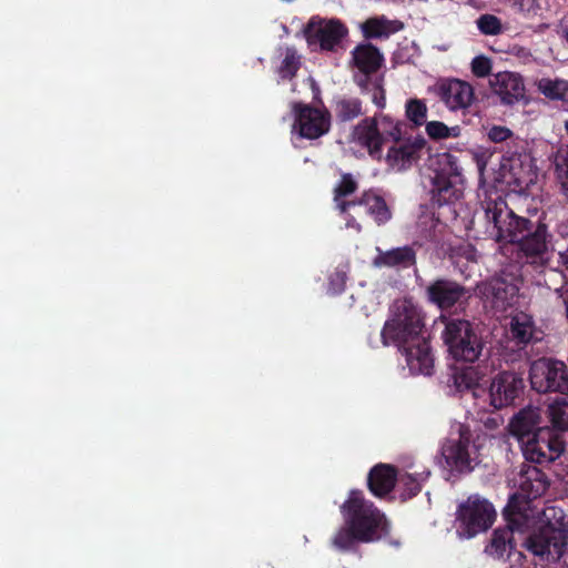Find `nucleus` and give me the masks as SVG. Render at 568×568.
Instances as JSON below:
<instances>
[{
	"instance_id": "obj_7",
	"label": "nucleus",
	"mask_w": 568,
	"mask_h": 568,
	"mask_svg": "<svg viewBox=\"0 0 568 568\" xmlns=\"http://www.w3.org/2000/svg\"><path fill=\"white\" fill-rule=\"evenodd\" d=\"M497 513L486 498L475 494L462 501L456 511L457 532L462 538L470 539L487 531L494 524Z\"/></svg>"
},
{
	"instance_id": "obj_42",
	"label": "nucleus",
	"mask_w": 568,
	"mask_h": 568,
	"mask_svg": "<svg viewBox=\"0 0 568 568\" xmlns=\"http://www.w3.org/2000/svg\"><path fill=\"white\" fill-rule=\"evenodd\" d=\"M358 189V183L351 173H342L339 182L333 190L334 200L345 199L354 194Z\"/></svg>"
},
{
	"instance_id": "obj_11",
	"label": "nucleus",
	"mask_w": 568,
	"mask_h": 568,
	"mask_svg": "<svg viewBox=\"0 0 568 568\" xmlns=\"http://www.w3.org/2000/svg\"><path fill=\"white\" fill-rule=\"evenodd\" d=\"M425 296L428 303L440 311H449L465 305L470 294L459 282L448 277H437L426 286Z\"/></svg>"
},
{
	"instance_id": "obj_3",
	"label": "nucleus",
	"mask_w": 568,
	"mask_h": 568,
	"mask_svg": "<svg viewBox=\"0 0 568 568\" xmlns=\"http://www.w3.org/2000/svg\"><path fill=\"white\" fill-rule=\"evenodd\" d=\"M381 333L384 345L394 344L399 351L425 338L422 310L409 298L395 301Z\"/></svg>"
},
{
	"instance_id": "obj_4",
	"label": "nucleus",
	"mask_w": 568,
	"mask_h": 568,
	"mask_svg": "<svg viewBox=\"0 0 568 568\" xmlns=\"http://www.w3.org/2000/svg\"><path fill=\"white\" fill-rule=\"evenodd\" d=\"M544 516L546 523L526 537L524 547L541 560L556 562L567 547L568 523L562 510L557 517L555 508L545 510Z\"/></svg>"
},
{
	"instance_id": "obj_13",
	"label": "nucleus",
	"mask_w": 568,
	"mask_h": 568,
	"mask_svg": "<svg viewBox=\"0 0 568 568\" xmlns=\"http://www.w3.org/2000/svg\"><path fill=\"white\" fill-rule=\"evenodd\" d=\"M481 298L489 302L496 311H506L516 302L519 286L516 277L505 272L489 278L478 286Z\"/></svg>"
},
{
	"instance_id": "obj_34",
	"label": "nucleus",
	"mask_w": 568,
	"mask_h": 568,
	"mask_svg": "<svg viewBox=\"0 0 568 568\" xmlns=\"http://www.w3.org/2000/svg\"><path fill=\"white\" fill-rule=\"evenodd\" d=\"M438 164L439 169L436 171L435 176L464 182L463 169L458 156L445 152L440 154Z\"/></svg>"
},
{
	"instance_id": "obj_1",
	"label": "nucleus",
	"mask_w": 568,
	"mask_h": 568,
	"mask_svg": "<svg viewBox=\"0 0 568 568\" xmlns=\"http://www.w3.org/2000/svg\"><path fill=\"white\" fill-rule=\"evenodd\" d=\"M344 525L331 539V545L339 551L353 550L356 544H368L388 532L385 515L369 500L362 490H351L341 506Z\"/></svg>"
},
{
	"instance_id": "obj_8",
	"label": "nucleus",
	"mask_w": 568,
	"mask_h": 568,
	"mask_svg": "<svg viewBox=\"0 0 568 568\" xmlns=\"http://www.w3.org/2000/svg\"><path fill=\"white\" fill-rule=\"evenodd\" d=\"M484 211L487 222L495 230V240L499 243L513 244L528 225L529 219L516 214L501 196L485 201Z\"/></svg>"
},
{
	"instance_id": "obj_47",
	"label": "nucleus",
	"mask_w": 568,
	"mask_h": 568,
	"mask_svg": "<svg viewBox=\"0 0 568 568\" xmlns=\"http://www.w3.org/2000/svg\"><path fill=\"white\" fill-rule=\"evenodd\" d=\"M345 221V225L347 229H354L356 232L362 231V225L356 221V219L352 214H347Z\"/></svg>"
},
{
	"instance_id": "obj_40",
	"label": "nucleus",
	"mask_w": 568,
	"mask_h": 568,
	"mask_svg": "<svg viewBox=\"0 0 568 568\" xmlns=\"http://www.w3.org/2000/svg\"><path fill=\"white\" fill-rule=\"evenodd\" d=\"M301 67L300 57L292 48H287L285 57L280 65L278 73L283 79H292L296 75Z\"/></svg>"
},
{
	"instance_id": "obj_43",
	"label": "nucleus",
	"mask_w": 568,
	"mask_h": 568,
	"mask_svg": "<svg viewBox=\"0 0 568 568\" xmlns=\"http://www.w3.org/2000/svg\"><path fill=\"white\" fill-rule=\"evenodd\" d=\"M476 24L478 30L485 36H497L503 31L500 19L494 14H481L476 20Z\"/></svg>"
},
{
	"instance_id": "obj_44",
	"label": "nucleus",
	"mask_w": 568,
	"mask_h": 568,
	"mask_svg": "<svg viewBox=\"0 0 568 568\" xmlns=\"http://www.w3.org/2000/svg\"><path fill=\"white\" fill-rule=\"evenodd\" d=\"M471 72L477 78H485L491 72V60L485 55H477L471 61Z\"/></svg>"
},
{
	"instance_id": "obj_37",
	"label": "nucleus",
	"mask_w": 568,
	"mask_h": 568,
	"mask_svg": "<svg viewBox=\"0 0 568 568\" xmlns=\"http://www.w3.org/2000/svg\"><path fill=\"white\" fill-rule=\"evenodd\" d=\"M425 125L427 135L435 141L458 138L463 130L460 125L447 126L442 121H429Z\"/></svg>"
},
{
	"instance_id": "obj_2",
	"label": "nucleus",
	"mask_w": 568,
	"mask_h": 568,
	"mask_svg": "<svg viewBox=\"0 0 568 568\" xmlns=\"http://www.w3.org/2000/svg\"><path fill=\"white\" fill-rule=\"evenodd\" d=\"M540 420L538 407L523 408L510 419L508 430L520 443L527 462L547 465L560 457L565 443L561 435L541 427Z\"/></svg>"
},
{
	"instance_id": "obj_22",
	"label": "nucleus",
	"mask_w": 568,
	"mask_h": 568,
	"mask_svg": "<svg viewBox=\"0 0 568 568\" xmlns=\"http://www.w3.org/2000/svg\"><path fill=\"white\" fill-rule=\"evenodd\" d=\"M490 88L500 98L501 103L511 105L524 97L521 78L513 72H499L490 80Z\"/></svg>"
},
{
	"instance_id": "obj_21",
	"label": "nucleus",
	"mask_w": 568,
	"mask_h": 568,
	"mask_svg": "<svg viewBox=\"0 0 568 568\" xmlns=\"http://www.w3.org/2000/svg\"><path fill=\"white\" fill-rule=\"evenodd\" d=\"M400 352L405 356L407 367L413 375L422 374L429 376L433 374L434 356L429 341L426 337L419 338L418 342L409 346H405Z\"/></svg>"
},
{
	"instance_id": "obj_30",
	"label": "nucleus",
	"mask_w": 568,
	"mask_h": 568,
	"mask_svg": "<svg viewBox=\"0 0 568 568\" xmlns=\"http://www.w3.org/2000/svg\"><path fill=\"white\" fill-rule=\"evenodd\" d=\"M374 118L377 122L382 148L388 142H399L404 136L406 123L383 112H376Z\"/></svg>"
},
{
	"instance_id": "obj_48",
	"label": "nucleus",
	"mask_w": 568,
	"mask_h": 568,
	"mask_svg": "<svg viewBox=\"0 0 568 568\" xmlns=\"http://www.w3.org/2000/svg\"><path fill=\"white\" fill-rule=\"evenodd\" d=\"M561 29H562V32L568 41V14L561 20Z\"/></svg>"
},
{
	"instance_id": "obj_49",
	"label": "nucleus",
	"mask_w": 568,
	"mask_h": 568,
	"mask_svg": "<svg viewBox=\"0 0 568 568\" xmlns=\"http://www.w3.org/2000/svg\"><path fill=\"white\" fill-rule=\"evenodd\" d=\"M564 126H565L566 132L568 133V120L565 121Z\"/></svg>"
},
{
	"instance_id": "obj_18",
	"label": "nucleus",
	"mask_w": 568,
	"mask_h": 568,
	"mask_svg": "<svg viewBox=\"0 0 568 568\" xmlns=\"http://www.w3.org/2000/svg\"><path fill=\"white\" fill-rule=\"evenodd\" d=\"M434 91L450 111L467 109L475 98L471 84L459 79H442Z\"/></svg>"
},
{
	"instance_id": "obj_24",
	"label": "nucleus",
	"mask_w": 568,
	"mask_h": 568,
	"mask_svg": "<svg viewBox=\"0 0 568 568\" xmlns=\"http://www.w3.org/2000/svg\"><path fill=\"white\" fill-rule=\"evenodd\" d=\"M416 264V252L409 246H400L383 251L377 247V255L373 260V265L377 268L405 270Z\"/></svg>"
},
{
	"instance_id": "obj_35",
	"label": "nucleus",
	"mask_w": 568,
	"mask_h": 568,
	"mask_svg": "<svg viewBox=\"0 0 568 568\" xmlns=\"http://www.w3.org/2000/svg\"><path fill=\"white\" fill-rule=\"evenodd\" d=\"M540 92L550 100L568 102V81L542 79L539 82Z\"/></svg>"
},
{
	"instance_id": "obj_45",
	"label": "nucleus",
	"mask_w": 568,
	"mask_h": 568,
	"mask_svg": "<svg viewBox=\"0 0 568 568\" xmlns=\"http://www.w3.org/2000/svg\"><path fill=\"white\" fill-rule=\"evenodd\" d=\"M511 136V130L504 125H493L487 131L488 140L494 143H501Z\"/></svg>"
},
{
	"instance_id": "obj_14",
	"label": "nucleus",
	"mask_w": 568,
	"mask_h": 568,
	"mask_svg": "<svg viewBox=\"0 0 568 568\" xmlns=\"http://www.w3.org/2000/svg\"><path fill=\"white\" fill-rule=\"evenodd\" d=\"M426 144L427 142L422 135L405 136L399 142H393L384 160L393 171L405 172L418 163Z\"/></svg>"
},
{
	"instance_id": "obj_12",
	"label": "nucleus",
	"mask_w": 568,
	"mask_h": 568,
	"mask_svg": "<svg viewBox=\"0 0 568 568\" xmlns=\"http://www.w3.org/2000/svg\"><path fill=\"white\" fill-rule=\"evenodd\" d=\"M295 123L300 136L307 140L318 139L331 129L332 114L326 109H320L310 104H294Z\"/></svg>"
},
{
	"instance_id": "obj_31",
	"label": "nucleus",
	"mask_w": 568,
	"mask_h": 568,
	"mask_svg": "<svg viewBox=\"0 0 568 568\" xmlns=\"http://www.w3.org/2000/svg\"><path fill=\"white\" fill-rule=\"evenodd\" d=\"M535 324L532 317L526 313H519L511 317L509 325V336L517 346H526L532 338Z\"/></svg>"
},
{
	"instance_id": "obj_26",
	"label": "nucleus",
	"mask_w": 568,
	"mask_h": 568,
	"mask_svg": "<svg viewBox=\"0 0 568 568\" xmlns=\"http://www.w3.org/2000/svg\"><path fill=\"white\" fill-rule=\"evenodd\" d=\"M464 182L453 181L449 178L434 176L432 179L430 201L433 205L443 206L452 204L463 195Z\"/></svg>"
},
{
	"instance_id": "obj_19",
	"label": "nucleus",
	"mask_w": 568,
	"mask_h": 568,
	"mask_svg": "<svg viewBox=\"0 0 568 568\" xmlns=\"http://www.w3.org/2000/svg\"><path fill=\"white\" fill-rule=\"evenodd\" d=\"M305 34L310 44H320L322 50L333 51L347 34V29L339 20L335 19L320 24L311 21L305 29Z\"/></svg>"
},
{
	"instance_id": "obj_28",
	"label": "nucleus",
	"mask_w": 568,
	"mask_h": 568,
	"mask_svg": "<svg viewBox=\"0 0 568 568\" xmlns=\"http://www.w3.org/2000/svg\"><path fill=\"white\" fill-rule=\"evenodd\" d=\"M404 29L400 20H390L385 16L372 17L362 23V32L365 39H387Z\"/></svg>"
},
{
	"instance_id": "obj_39",
	"label": "nucleus",
	"mask_w": 568,
	"mask_h": 568,
	"mask_svg": "<svg viewBox=\"0 0 568 568\" xmlns=\"http://www.w3.org/2000/svg\"><path fill=\"white\" fill-rule=\"evenodd\" d=\"M405 115L410 122L414 123L415 126H422L423 124H426V103L417 98L407 100L405 105Z\"/></svg>"
},
{
	"instance_id": "obj_6",
	"label": "nucleus",
	"mask_w": 568,
	"mask_h": 568,
	"mask_svg": "<svg viewBox=\"0 0 568 568\" xmlns=\"http://www.w3.org/2000/svg\"><path fill=\"white\" fill-rule=\"evenodd\" d=\"M547 475L537 466L523 465L518 475V490L515 493L504 509L506 520L516 521L513 516L528 520L531 513L530 503L541 497L549 487Z\"/></svg>"
},
{
	"instance_id": "obj_5",
	"label": "nucleus",
	"mask_w": 568,
	"mask_h": 568,
	"mask_svg": "<svg viewBox=\"0 0 568 568\" xmlns=\"http://www.w3.org/2000/svg\"><path fill=\"white\" fill-rule=\"evenodd\" d=\"M442 337L448 353L457 362L475 363L486 345L480 327L467 320H448Z\"/></svg>"
},
{
	"instance_id": "obj_17",
	"label": "nucleus",
	"mask_w": 568,
	"mask_h": 568,
	"mask_svg": "<svg viewBox=\"0 0 568 568\" xmlns=\"http://www.w3.org/2000/svg\"><path fill=\"white\" fill-rule=\"evenodd\" d=\"M352 58L355 68L362 73L356 77V83L361 92L368 91L372 75L382 68L384 57L374 44L365 42L354 48Z\"/></svg>"
},
{
	"instance_id": "obj_25",
	"label": "nucleus",
	"mask_w": 568,
	"mask_h": 568,
	"mask_svg": "<svg viewBox=\"0 0 568 568\" xmlns=\"http://www.w3.org/2000/svg\"><path fill=\"white\" fill-rule=\"evenodd\" d=\"M516 521L510 523L505 528H497L494 530L489 545L486 547V552L496 558L509 556L510 551L515 549L513 534L515 529H521L528 520H523L518 516H513Z\"/></svg>"
},
{
	"instance_id": "obj_16",
	"label": "nucleus",
	"mask_w": 568,
	"mask_h": 568,
	"mask_svg": "<svg viewBox=\"0 0 568 568\" xmlns=\"http://www.w3.org/2000/svg\"><path fill=\"white\" fill-rule=\"evenodd\" d=\"M524 230L513 245H516L518 251L527 258L541 257L548 251L551 239L548 225L540 220L535 222L529 220Z\"/></svg>"
},
{
	"instance_id": "obj_27",
	"label": "nucleus",
	"mask_w": 568,
	"mask_h": 568,
	"mask_svg": "<svg viewBox=\"0 0 568 568\" xmlns=\"http://www.w3.org/2000/svg\"><path fill=\"white\" fill-rule=\"evenodd\" d=\"M358 206H364L366 213L377 225L386 224L393 216L386 200L372 189L364 191L358 196Z\"/></svg>"
},
{
	"instance_id": "obj_23",
	"label": "nucleus",
	"mask_w": 568,
	"mask_h": 568,
	"mask_svg": "<svg viewBox=\"0 0 568 568\" xmlns=\"http://www.w3.org/2000/svg\"><path fill=\"white\" fill-rule=\"evenodd\" d=\"M397 468L389 464H377L368 473L367 487L376 497H385L398 483Z\"/></svg>"
},
{
	"instance_id": "obj_9",
	"label": "nucleus",
	"mask_w": 568,
	"mask_h": 568,
	"mask_svg": "<svg viewBox=\"0 0 568 568\" xmlns=\"http://www.w3.org/2000/svg\"><path fill=\"white\" fill-rule=\"evenodd\" d=\"M531 388L540 394H568V367L559 359L541 357L534 361L529 368Z\"/></svg>"
},
{
	"instance_id": "obj_41",
	"label": "nucleus",
	"mask_w": 568,
	"mask_h": 568,
	"mask_svg": "<svg viewBox=\"0 0 568 568\" xmlns=\"http://www.w3.org/2000/svg\"><path fill=\"white\" fill-rule=\"evenodd\" d=\"M364 93H371V100L378 110H384L386 106V90L384 88V75H376L371 79L369 90Z\"/></svg>"
},
{
	"instance_id": "obj_36",
	"label": "nucleus",
	"mask_w": 568,
	"mask_h": 568,
	"mask_svg": "<svg viewBox=\"0 0 568 568\" xmlns=\"http://www.w3.org/2000/svg\"><path fill=\"white\" fill-rule=\"evenodd\" d=\"M453 379L458 392L470 390L478 385L479 374L473 366L463 367L455 371Z\"/></svg>"
},
{
	"instance_id": "obj_38",
	"label": "nucleus",
	"mask_w": 568,
	"mask_h": 568,
	"mask_svg": "<svg viewBox=\"0 0 568 568\" xmlns=\"http://www.w3.org/2000/svg\"><path fill=\"white\" fill-rule=\"evenodd\" d=\"M555 172L561 193L568 199V145L557 151L555 156Z\"/></svg>"
},
{
	"instance_id": "obj_46",
	"label": "nucleus",
	"mask_w": 568,
	"mask_h": 568,
	"mask_svg": "<svg viewBox=\"0 0 568 568\" xmlns=\"http://www.w3.org/2000/svg\"><path fill=\"white\" fill-rule=\"evenodd\" d=\"M334 203H335V206L338 210V212L346 217L347 214H349L348 211L352 207L358 205V196L351 201H347L345 199L334 200Z\"/></svg>"
},
{
	"instance_id": "obj_32",
	"label": "nucleus",
	"mask_w": 568,
	"mask_h": 568,
	"mask_svg": "<svg viewBox=\"0 0 568 568\" xmlns=\"http://www.w3.org/2000/svg\"><path fill=\"white\" fill-rule=\"evenodd\" d=\"M429 476V470H423L415 474L405 473L400 475L398 477V484L402 487V500L405 501L417 496L422 490L423 483H425Z\"/></svg>"
},
{
	"instance_id": "obj_20",
	"label": "nucleus",
	"mask_w": 568,
	"mask_h": 568,
	"mask_svg": "<svg viewBox=\"0 0 568 568\" xmlns=\"http://www.w3.org/2000/svg\"><path fill=\"white\" fill-rule=\"evenodd\" d=\"M374 115L364 116L352 128L351 140L365 149L372 159L379 161L383 158V148Z\"/></svg>"
},
{
	"instance_id": "obj_29",
	"label": "nucleus",
	"mask_w": 568,
	"mask_h": 568,
	"mask_svg": "<svg viewBox=\"0 0 568 568\" xmlns=\"http://www.w3.org/2000/svg\"><path fill=\"white\" fill-rule=\"evenodd\" d=\"M332 109L337 123H348L365 114L363 101L356 97H337Z\"/></svg>"
},
{
	"instance_id": "obj_33",
	"label": "nucleus",
	"mask_w": 568,
	"mask_h": 568,
	"mask_svg": "<svg viewBox=\"0 0 568 568\" xmlns=\"http://www.w3.org/2000/svg\"><path fill=\"white\" fill-rule=\"evenodd\" d=\"M547 416L554 434L568 430V402L565 398L554 400L547 407Z\"/></svg>"
},
{
	"instance_id": "obj_15",
	"label": "nucleus",
	"mask_w": 568,
	"mask_h": 568,
	"mask_svg": "<svg viewBox=\"0 0 568 568\" xmlns=\"http://www.w3.org/2000/svg\"><path fill=\"white\" fill-rule=\"evenodd\" d=\"M525 388L521 376L514 372H500L491 381L489 387L490 405L495 409H501L515 405Z\"/></svg>"
},
{
	"instance_id": "obj_10",
	"label": "nucleus",
	"mask_w": 568,
	"mask_h": 568,
	"mask_svg": "<svg viewBox=\"0 0 568 568\" xmlns=\"http://www.w3.org/2000/svg\"><path fill=\"white\" fill-rule=\"evenodd\" d=\"M439 463L450 471L458 474L470 473L479 463L477 449L470 444L466 432H460L457 438H447L440 447Z\"/></svg>"
}]
</instances>
